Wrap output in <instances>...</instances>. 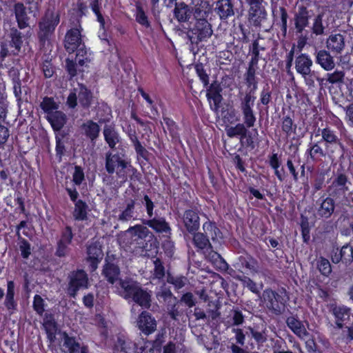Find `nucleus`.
I'll list each match as a JSON object with an SVG mask.
<instances>
[{
	"label": "nucleus",
	"instance_id": "1",
	"mask_svg": "<svg viewBox=\"0 0 353 353\" xmlns=\"http://www.w3.org/2000/svg\"><path fill=\"white\" fill-rule=\"evenodd\" d=\"M105 168L109 174L116 173L117 180L113 182V176H105L103 181L108 185H115L119 187L124 185L128 178L130 181H137L141 179V174L137 169L121 157L119 154L108 152L105 155Z\"/></svg>",
	"mask_w": 353,
	"mask_h": 353
},
{
	"label": "nucleus",
	"instance_id": "2",
	"mask_svg": "<svg viewBox=\"0 0 353 353\" xmlns=\"http://www.w3.org/2000/svg\"><path fill=\"white\" fill-rule=\"evenodd\" d=\"M59 11L47 9L40 18L37 30V38L41 50H45L52 46L55 30L60 23Z\"/></svg>",
	"mask_w": 353,
	"mask_h": 353
},
{
	"label": "nucleus",
	"instance_id": "3",
	"mask_svg": "<svg viewBox=\"0 0 353 353\" xmlns=\"http://www.w3.org/2000/svg\"><path fill=\"white\" fill-rule=\"evenodd\" d=\"M183 33L186 34L192 46H197L200 42L206 41L213 33L212 25L205 18H193L188 23V27L183 26Z\"/></svg>",
	"mask_w": 353,
	"mask_h": 353
},
{
	"label": "nucleus",
	"instance_id": "4",
	"mask_svg": "<svg viewBox=\"0 0 353 353\" xmlns=\"http://www.w3.org/2000/svg\"><path fill=\"white\" fill-rule=\"evenodd\" d=\"M318 134L316 136H321L319 140L327 152V155L330 158H336L337 156L343 157L344 154V145L341 142L338 133L332 127L326 125L323 128H319Z\"/></svg>",
	"mask_w": 353,
	"mask_h": 353
},
{
	"label": "nucleus",
	"instance_id": "5",
	"mask_svg": "<svg viewBox=\"0 0 353 353\" xmlns=\"http://www.w3.org/2000/svg\"><path fill=\"white\" fill-rule=\"evenodd\" d=\"M23 45V34L16 28H11L6 38L0 42V61L9 55H17Z\"/></svg>",
	"mask_w": 353,
	"mask_h": 353
},
{
	"label": "nucleus",
	"instance_id": "6",
	"mask_svg": "<svg viewBox=\"0 0 353 353\" xmlns=\"http://www.w3.org/2000/svg\"><path fill=\"white\" fill-rule=\"evenodd\" d=\"M93 93L83 83H78V88L70 90L66 100V105L70 109H74L78 105L83 110H89L93 103Z\"/></svg>",
	"mask_w": 353,
	"mask_h": 353
},
{
	"label": "nucleus",
	"instance_id": "7",
	"mask_svg": "<svg viewBox=\"0 0 353 353\" xmlns=\"http://www.w3.org/2000/svg\"><path fill=\"white\" fill-rule=\"evenodd\" d=\"M26 7L22 2H17L13 6V12L19 29L23 30L30 26V16L36 17L39 13V8L37 2L28 1Z\"/></svg>",
	"mask_w": 353,
	"mask_h": 353
},
{
	"label": "nucleus",
	"instance_id": "8",
	"mask_svg": "<svg viewBox=\"0 0 353 353\" xmlns=\"http://www.w3.org/2000/svg\"><path fill=\"white\" fill-rule=\"evenodd\" d=\"M263 302L270 313L281 315L285 310L287 301L282 294L268 288L263 292Z\"/></svg>",
	"mask_w": 353,
	"mask_h": 353
},
{
	"label": "nucleus",
	"instance_id": "9",
	"mask_svg": "<svg viewBox=\"0 0 353 353\" xmlns=\"http://www.w3.org/2000/svg\"><path fill=\"white\" fill-rule=\"evenodd\" d=\"M314 15V11L304 5H299L295 10L293 18L291 20L292 29L295 34L303 32L307 33L305 30L310 27V21Z\"/></svg>",
	"mask_w": 353,
	"mask_h": 353
},
{
	"label": "nucleus",
	"instance_id": "10",
	"mask_svg": "<svg viewBox=\"0 0 353 353\" xmlns=\"http://www.w3.org/2000/svg\"><path fill=\"white\" fill-rule=\"evenodd\" d=\"M157 299L160 303H163L170 318L176 320L180 314L179 307L181 305L169 288H162L156 294Z\"/></svg>",
	"mask_w": 353,
	"mask_h": 353
},
{
	"label": "nucleus",
	"instance_id": "11",
	"mask_svg": "<svg viewBox=\"0 0 353 353\" xmlns=\"http://www.w3.org/2000/svg\"><path fill=\"white\" fill-rule=\"evenodd\" d=\"M81 23V21L77 19L75 26L68 30L65 33L63 41L64 48L69 54L74 52L81 44L84 43L82 39L83 28Z\"/></svg>",
	"mask_w": 353,
	"mask_h": 353
},
{
	"label": "nucleus",
	"instance_id": "12",
	"mask_svg": "<svg viewBox=\"0 0 353 353\" xmlns=\"http://www.w3.org/2000/svg\"><path fill=\"white\" fill-rule=\"evenodd\" d=\"M263 0H248L250 6L248 10V21L256 28H261L262 23L266 21L268 12L262 5Z\"/></svg>",
	"mask_w": 353,
	"mask_h": 353
},
{
	"label": "nucleus",
	"instance_id": "13",
	"mask_svg": "<svg viewBox=\"0 0 353 353\" xmlns=\"http://www.w3.org/2000/svg\"><path fill=\"white\" fill-rule=\"evenodd\" d=\"M97 114L99 116V110ZM109 121V117H104L103 115H100L98 123L92 119H88L80 125V130L82 134L89 139L91 143H95L100 135L101 127L99 124L106 123Z\"/></svg>",
	"mask_w": 353,
	"mask_h": 353
},
{
	"label": "nucleus",
	"instance_id": "14",
	"mask_svg": "<svg viewBox=\"0 0 353 353\" xmlns=\"http://www.w3.org/2000/svg\"><path fill=\"white\" fill-rule=\"evenodd\" d=\"M69 279L68 293L70 297L75 298L81 288H88V277L83 270L71 272Z\"/></svg>",
	"mask_w": 353,
	"mask_h": 353
},
{
	"label": "nucleus",
	"instance_id": "15",
	"mask_svg": "<svg viewBox=\"0 0 353 353\" xmlns=\"http://www.w3.org/2000/svg\"><path fill=\"white\" fill-rule=\"evenodd\" d=\"M350 184L351 182L347 174L338 170L331 185L329 186V190L331 191L330 195L332 196L345 195L350 190L349 185Z\"/></svg>",
	"mask_w": 353,
	"mask_h": 353
},
{
	"label": "nucleus",
	"instance_id": "16",
	"mask_svg": "<svg viewBox=\"0 0 353 353\" xmlns=\"http://www.w3.org/2000/svg\"><path fill=\"white\" fill-rule=\"evenodd\" d=\"M206 90V98L210 105V108L214 112H218L221 108L222 101L223 88L221 83L217 81H214L209 84Z\"/></svg>",
	"mask_w": 353,
	"mask_h": 353
},
{
	"label": "nucleus",
	"instance_id": "17",
	"mask_svg": "<svg viewBox=\"0 0 353 353\" xmlns=\"http://www.w3.org/2000/svg\"><path fill=\"white\" fill-rule=\"evenodd\" d=\"M234 267L240 275L249 274L256 272L258 261L250 254H245L238 257Z\"/></svg>",
	"mask_w": 353,
	"mask_h": 353
},
{
	"label": "nucleus",
	"instance_id": "18",
	"mask_svg": "<svg viewBox=\"0 0 353 353\" xmlns=\"http://www.w3.org/2000/svg\"><path fill=\"white\" fill-rule=\"evenodd\" d=\"M321 144V143L319 141H310L308 143L304 154L307 163H319L327 154L325 149L323 150Z\"/></svg>",
	"mask_w": 353,
	"mask_h": 353
},
{
	"label": "nucleus",
	"instance_id": "19",
	"mask_svg": "<svg viewBox=\"0 0 353 353\" xmlns=\"http://www.w3.org/2000/svg\"><path fill=\"white\" fill-rule=\"evenodd\" d=\"M316 211L317 216L321 219H329L335 210V201L333 198L328 196H321L316 202Z\"/></svg>",
	"mask_w": 353,
	"mask_h": 353
},
{
	"label": "nucleus",
	"instance_id": "20",
	"mask_svg": "<svg viewBox=\"0 0 353 353\" xmlns=\"http://www.w3.org/2000/svg\"><path fill=\"white\" fill-rule=\"evenodd\" d=\"M182 222L189 234L195 233L200 228V217L197 210L188 209L183 212Z\"/></svg>",
	"mask_w": 353,
	"mask_h": 353
},
{
	"label": "nucleus",
	"instance_id": "21",
	"mask_svg": "<svg viewBox=\"0 0 353 353\" xmlns=\"http://www.w3.org/2000/svg\"><path fill=\"white\" fill-rule=\"evenodd\" d=\"M139 329L145 335L153 333L157 329V321L148 311H143L137 319Z\"/></svg>",
	"mask_w": 353,
	"mask_h": 353
},
{
	"label": "nucleus",
	"instance_id": "22",
	"mask_svg": "<svg viewBox=\"0 0 353 353\" xmlns=\"http://www.w3.org/2000/svg\"><path fill=\"white\" fill-rule=\"evenodd\" d=\"M142 223L150 228L156 233L172 234V228L170 223L163 216H152V218H149V219L143 220Z\"/></svg>",
	"mask_w": 353,
	"mask_h": 353
},
{
	"label": "nucleus",
	"instance_id": "23",
	"mask_svg": "<svg viewBox=\"0 0 353 353\" xmlns=\"http://www.w3.org/2000/svg\"><path fill=\"white\" fill-rule=\"evenodd\" d=\"M213 12L221 20H226L234 14L231 0H217L213 3Z\"/></svg>",
	"mask_w": 353,
	"mask_h": 353
},
{
	"label": "nucleus",
	"instance_id": "24",
	"mask_svg": "<svg viewBox=\"0 0 353 353\" xmlns=\"http://www.w3.org/2000/svg\"><path fill=\"white\" fill-rule=\"evenodd\" d=\"M331 312L336 319V326L341 329L345 323L350 321L351 309L344 305H332Z\"/></svg>",
	"mask_w": 353,
	"mask_h": 353
},
{
	"label": "nucleus",
	"instance_id": "25",
	"mask_svg": "<svg viewBox=\"0 0 353 353\" xmlns=\"http://www.w3.org/2000/svg\"><path fill=\"white\" fill-rule=\"evenodd\" d=\"M4 296L3 305L8 313L12 315L17 310L18 307L17 301L15 299V283L14 281H7L6 293Z\"/></svg>",
	"mask_w": 353,
	"mask_h": 353
},
{
	"label": "nucleus",
	"instance_id": "26",
	"mask_svg": "<svg viewBox=\"0 0 353 353\" xmlns=\"http://www.w3.org/2000/svg\"><path fill=\"white\" fill-rule=\"evenodd\" d=\"M139 286L140 285L138 282L131 279H120L117 290L120 296L126 300H129L131 299Z\"/></svg>",
	"mask_w": 353,
	"mask_h": 353
},
{
	"label": "nucleus",
	"instance_id": "27",
	"mask_svg": "<svg viewBox=\"0 0 353 353\" xmlns=\"http://www.w3.org/2000/svg\"><path fill=\"white\" fill-rule=\"evenodd\" d=\"M87 261L90 263L92 271H94L103 256L101 246L96 242L90 244L87 248Z\"/></svg>",
	"mask_w": 353,
	"mask_h": 353
},
{
	"label": "nucleus",
	"instance_id": "28",
	"mask_svg": "<svg viewBox=\"0 0 353 353\" xmlns=\"http://www.w3.org/2000/svg\"><path fill=\"white\" fill-rule=\"evenodd\" d=\"M326 46L334 54H341L345 46V36L341 33L331 34L327 39Z\"/></svg>",
	"mask_w": 353,
	"mask_h": 353
},
{
	"label": "nucleus",
	"instance_id": "29",
	"mask_svg": "<svg viewBox=\"0 0 353 353\" xmlns=\"http://www.w3.org/2000/svg\"><path fill=\"white\" fill-rule=\"evenodd\" d=\"M288 327L299 338L303 339L308 335V332L297 314L291 315L285 320Z\"/></svg>",
	"mask_w": 353,
	"mask_h": 353
},
{
	"label": "nucleus",
	"instance_id": "30",
	"mask_svg": "<svg viewBox=\"0 0 353 353\" xmlns=\"http://www.w3.org/2000/svg\"><path fill=\"white\" fill-rule=\"evenodd\" d=\"M313 61L306 53H301L295 59V70L301 77L310 74Z\"/></svg>",
	"mask_w": 353,
	"mask_h": 353
},
{
	"label": "nucleus",
	"instance_id": "31",
	"mask_svg": "<svg viewBox=\"0 0 353 353\" xmlns=\"http://www.w3.org/2000/svg\"><path fill=\"white\" fill-rule=\"evenodd\" d=\"M173 17L179 23H185L189 21L193 14V11L185 3L177 2L174 4Z\"/></svg>",
	"mask_w": 353,
	"mask_h": 353
},
{
	"label": "nucleus",
	"instance_id": "32",
	"mask_svg": "<svg viewBox=\"0 0 353 353\" xmlns=\"http://www.w3.org/2000/svg\"><path fill=\"white\" fill-rule=\"evenodd\" d=\"M274 0H271L272 4H273ZM276 8V6L273 7V5H272V15L274 18V21L276 23V26L280 28V30L281 31V33L283 36L285 37L287 35L288 33V13L287 9L284 6H280L279 8V17H277L274 12Z\"/></svg>",
	"mask_w": 353,
	"mask_h": 353
},
{
	"label": "nucleus",
	"instance_id": "33",
	"mask_svg": "<svg viewBox=\"0 0 353 353\" xmlns=\"http://www.w3.org/2000/svg\"><path fill=\"white\" fill-rule=\"evenodd\" d=\"M315 62L326 71H330L335 67L334 57L329 51L325 50H320L316 52Z\"/></svg>",
	"mask_w": 353,
	"mask_h": 353
},
{
	"label": "nucleus",
	"instance_id": "34",
	"mask_svg": "<svg viewBox=\"0 0 353 353\" xmlns=\"http://www.w3.org/2000/svg\"><path fill=\"white\" fill-rule=\"evenodd\" d=\"M121 274V270L119 267L108 261V259H105V264L103 265V268L102 270V274L104 276L107 281L113 285L118 280L119 275Z\"/></svg>",
	"mask_w": 353,
	"mask_h": 353
},
{
	"label": "nucleus",
	"instance_id": "35",
	"mask_svg": "<svg viewBox=\"0 0 353 353\" xmlns=\"http://www.w3.org/2000/svg\"><path fill=\"white\" fill-rule=\"evenodd\" d=\"M192 234V244L197 252L205 254L208 250L212 248V245L206 234L198 231Z\"/></svg>",
	"mask_w": 353,
	"mask_h": 353
},
{
	"label": "nucleus",
	"instance_id": "36",
	"mask_svg": "<svg viewBox=\"0 0 353 353\" xmlns=\"http://www.w3.org/2000/svg\"><path fill=\"white\" fill-rule=\"evenodd\" d=\"M43 325L49 341L50 343L54 342L56 340L58 327L52 314L46 313L45 314Z\"/></svg>",
	"mask_w": 353,
	"mask_h": 353
},
{
	"label": "nucleus",
	"instance_id": "37",
	"mask_svg": "<svg viewBox=\"0 0 353 353\" xmlns=\"http://www.w3.org/2000/svg\"><path fill=\"white\" fill-rule=\"evenodd\" d=\"M46 119L49 122L54 132L60 131L67 121L65 114L58 110L49 115H46Z\"/></svg>",
	"mask_w": 353,
	"mask_h": 353
},
{
	"label": "nucleus",
	"instance_id": "38",
	"mask_svg": "<svg viewBox=\"0 0 353 353\" xmlns=\"http://www.w3.org/2000/svg\"><path fill=\"white\" fill-rule=\"evenodd\" d=\"M136 201L137 199L134 196L125 199V208L119 214V221L122 222L128 221L134 217Z\"/></svg>",
	"mask_w": 353,
	"mask_h": 353
},
{
	"label": "nucleus",
	"instance_id": "39",
	"mask_svg": "<svg viewBox=\"0 0 353 353\" xmlns=\"http://www.w3.org/2000/svg\"><path fill=\"white\" fill-rule=\"evenodd\" d=\"M131 300L143 308L149 309L151 306V294L140 285Z\"/></svg>",
	"mask_w": 353,
	"mask_h": 353
},
{
	"label": "nucleus",
	"instance_id": "40",
	"mask_svg": "<svg viewBox=\"0 0 353 353\" xmlns=\"http://www.w3.org/2000/svg\"><path fill=\"white\" fill-rule=\"evenodd\" d=\"M162 119L171 137L172 141H179L180 134L178 124L172 118L169 117L163 110H162Z\"/></svg>",
	"mask_w": 353,
	"mask_h": 353
},
{
	"label": "nucleus",
	"instance_id": "41",
	"mask_svg": "<svg viewBox=\"0 0 353 353\" xmlns=\"http://www.w3.org/2000/svg\"><path fill=\"white\" fill-rule=\"evenodd\" d=\"M103 134L104 140L108 146L113 149L116 145L119 142V136L113 124H105L103 127Z\"/></svg>",
	"mask_w": 353,
	"mask_h": 353
},
{
	"label": "nucleus",
	"instance_id": "42",
	"mask_svg": "<svg viewBox=\"0 0 353 353\" xmlns=\"http://www.w3.org/2000/svg\"><path fill=\"white\" fill-rule=\"evenodd\" d=\"M202 229L203 234H206L207 238L213 241H218L219 239L222 238V232L217 227L216 223L213 221H207L203 223Z\"/></svg>",
	"mask_w": 353,
	"mask_h": 353
},
{
	"label": "nucleus",
	"instance_id": "43",
	"mask_svg": "<svg viewBox=\"0 0 353 353\" xmlns=\"http://www.w3.org/2000/svg\"><path fill=\"white\" fill-rule=\"evenodd\" d=\"M74 208L72 212V216L75 221H83L88 219V212L90 211L89 206L87 203L79 199L77 203H74Z\"/></svg>",
	"mask_w": 353,
	"mask_h": 353
},
{
	"label": "nucleus",
	"instance_id": "44",
	"mask_svg": "<svg viewBox=\"0 0 353 353\" xmlns=\"http://www.w3.org/2000/svg\"><path fill=\"white\" fill-rule=\"evenodd\" d=\"M268 163L270 168L274 170V175L278 180L281 182L283 181L285 178V170L283 168L279 170L281 165V160L278 153H272L269 156Z\"/></svg>",
	"mask_w": 353,
	"mask_h": 353
},
{
	"label": "nucleus",
	"instance_id": "45",
	"mask_svg": "<svg viewBox=\"0 0 353 353\" xmlns=\"http://www.w3.org/2000/svg\"><path fill=\"white\" fill-rule=\"evenodd\" d=\"M135 343L123 336L117 337L113 347L114 353H131Z\"/></svg>",
	"mask_w": 353,
	"mask_h": 353
},
{
	"label": "nucleus",
	"instance_id": "46",
	"mask_svg": "<svg viewBox=\"0 0 353 353\" xmlns=\"http://www.w3.org/2000/svg\"><path fill=\"white\" fill-rule=\"evenodd\" d=\"M325 14L320 12L317 14L313 19L312 26L311 27L312 33L316 36H321L325 34V30L328 27V24L325 21L323 17Z\"/></svg>",
	"mask_w": 353,
	"mask_h": 353
},
{
	"label": "nucleus",
	"instance_id": "47",
	"mask_svg": "<svg viewBox=\"0 0 353 353\" xmlns=\"http://www.w3.org/2000/svg\"><path fill=\"white\" fill-rule=\"evenodd\" d=\"M248 128H249L243 123H238L234 126L227 128L226 134L230 138L240 137V142L243 143L245 137H247V134L248 133Z\"/></svg>",
	"mask_w": 353,
	"mask_h": 353
},
{
	"label": "nucleus",
	"instance_id": "48",
	"mask_svg": "<svg viewBox=\"0 0 353 353\" xmlns=\"http://www.w3.org/2000/svg\"><path fill=\"white\" fill-rule=\"evenodd\" d=\"M213 10V4L211 5L208 1L200 0L195 6L193 12L194 18L207 19L210 13Z\"/></svg>",
	"mask_w": 353,
	"mask_h": 353
},
{
	"label": "nucleus",
	"instance_id": "49",
	"mask_svg": "<svg viewBox=\"0 0 353 353\" xmlns=\"http://www.w3.org/2000/svg\"><path fill=\"white\" fill-rule=\"evenodd\" d=\"M63 346L66 349V353H79L81 347L80 343L77 341L75 336H70L64 332L63 333Z\"/></svg>",
	"mask_w": 353,
	"mask_h": 353
},
{
	"label": "nucleus",
	"instance_id": "50",
	"mask_svg": "<svg viewBox=\"0 0 353 353\" xmlns=\"http://www.w3.org/2000/svg\"><path fill=\"white\" fill-rule=\"evenodd\" d=\"M316 268L320 274L326 278L330 277L332 272V267L330 261L323 256L316 258Z\"/></svg>",
	"mask_w": 353,
	"mask_h": 353
},
{
	"label": "nucleus",
	"instance_id": "51",
	"mask_svg": "<svg viewBox=\"0 0 353 353\" xmlns=\"http://www.w3.org/2000/svg\"><path fill=\"white\" fill-rule=\"evenodd\" d=\"M297 125L290 115H285L281 118V130L287 136L296 134Z\"/></svg>",
	"mask_w": 353,
	"mask_h": 353
},
{
	"label": "nucleus",
	"instance_id": "52",
	"mask_svg": "<svg viewBox=\"0 0 353 353\" xmlns=\"http://www.w3.org/2000/svg\"><path fill=\"white\" fill-rule=\"evenodd\" d=\"M135 8L136 10L134 16L136 21L144 28H150L151 26L150 22L141 3L137 2L135 5Z\"/></svg>",
	"mask_w": 353,
	"mask_h": 353
},
{
	"label": "nucleus",
	"instance_id": "53",
	"mask_svg": "<svg viewBox=\"0 0 353 353\" xmlns=\"http://www.w3.org/2000/svg\"><path fill=\"white\" fill-rule=\"evenodd\" d=\"M228 273L234 278H236L238 280L241 281L243 283V285L246 287L248 290H250L252 292H258V288L256 283L248 276L237 275L236 271L233 269H230V271H229Z\"/></svg>",
	"mask_w": 353,
	"mask_h": 353
},
{
	"label": "nucleus",
	"instance_id": "54",
	"mask_svg": "<svg viewBox=\"0 0 353 353\" xmlns=\"http://www.w3.org/2000/svg\"><path fill=\"white\" fill-rule=\"evenodd\" d=\"M243 117V123L252 128L256 121V117L253 108H240Z\"/></svg>",
	"mask_w": 353,
	"mask_h": 353
},
{
	"label": "nucleus",
	"instance_id": "55",
	"mask_svg": "<svg viewBox=\"0 0 353 353\" xmlns=\"http://www.w3.org/2000/svg\"><path fill=\"white\" fill-rule=\"evenodd\" d=\"M40 108L46 115H49L58 110L59 105L56 103L53 97L46 96L43 98L40 103Z\"/></svg>",
	"mask_w": 353,
	"mask_h": 353
},
{
	"label": "nucleus",
	"instance_id": "56",
	"mask_svg": "<svg viewBox=\"0 0 353 353\" xmlns=\"http://www.w3.org/2000/svg\"><path fill=\"white\" fill-rule=\"evenodd\" d=\"M272 90L268 84L264 85L260 92L259 99L257 103L259 107L261 104L264 105L268 110L270 108V103L272 102Z\"/></svg>",
	"mask_w": 353,
	"mask_h": 353
},
{
	"label": "nucleus",
	"instance_id": "57",
	"mask_svg": "<svg viewBox=\"0 0 353 353\" xmlns=\"http://www.w3.org/2000/svg\"><path fill=\"white\" fill-rule=\"evenodd\" d=\"M206 259L212 262V263H216V262H219L221 263V266L219 267L221 269L228 270V272L230 271L228 264L223 260L221 256L217 252L213 250V248L207 251L205 254Z\"/></svg>",
	"mask_w": 353,
	"mask_h": 353
},
{
	"label": "nucleus",
	"instance_id": "58",
	"mask_svg": "<svg viewBox=\"0 0 353 353\" xmlns=\"http://www.w3.org/2000/svg\"><path fill=\"white\" fill-rule=\"evenodd\" d=\"M90 7L93 13L97 17V21L99 23L100 28L104 29L105 25V19L101 12V3L99 0H92Z\"/></svg>",
	"mask_w": 353,
	"mask_h": 353
},
{
	"label": "nucleus",
	"instance_id": "59",
	"mask_svg": "<svg viewBox=\"0 0 353 353\" xmlns=\"http://www.w3.org/2000/svg\"><path fill=\"white\" fill-rule=\"evenodd\" d=\"M245 81L248 88H252L256 91L258 87V80L256 77V68H248L244 74Z\"/></svg>",
	"mask_w": 353,
	"mask_h": 353
},
{
	"label": "nucleus",
	"instance_id": "60",
	"mask_svg": "<svg viewBox=\"0 0 353 353\" xmlns=\"http://www.w3.org/2000/svg\"><path fill=\"white\" fill-rule=\"evenodd\" d=\"M339 250L343 259V263L346 265H350L353 261V247L350 243H346Z\"/></svg>",
	"mask_w": 353,
	"mask_h": 353
},
{
	"label": "nucleus",
	"instance_id": "61",
	"mask_svg": "<svg viewBox=\"0 0 353 353\" xmlns=\"http://www.w3.org/2000/svg\"><path fill=\"white\" fill-rule=\"evenodd\" d=\"M194 70L203 87H208L210 84V77L209 74L206 72L203 64L201 62L196 63L194 65Z\"/></svg>",
	"mask_w": 353,
	"mask_h": 353
},
{
	"label": "nucleus",
	"instance_id": "62",
	"mask_svg": "<svg viewBox=\"0 0 353 353\" xmlns=\"http://www.w3.org/2000/svg\"><path fill=\"white\" fill-rule=\"evenodd\" d=\"M19 247L21 252V256L23 259H28L31 254V245L28 240L21 236L19 234Z\"/></svg>",
	"mask_w": 353,
	"mask_h": 353
},
{
	"label": "nucleus",
	"instance_id": "63",
	"mask_svg": "<svg viewBox=\"0 0 353 353\" xmlns=\"http://www.w3.org/2000/svg\"><path fill=\"white\" fill-rule=\"evenodd\" d=\"M172 234H163L164 239L162 241L161 247L165 254L172 256L174 253V243L171 239Z\"/></svg>",
	"mask_w": 353,
	"mask_h": 353
},
{
	"label": "nucleus",
	"instance_id": "64",
	"mask_svg": "<svg viewBox=\"0 0 353 353\" xmlns=\"http://www.w3.org/2000/svg\"><path fill=\"white\" fill-rule=\"evenodd\" d=\"M186 281L187 279L183 276H173L170 273L167 276V282L173 285L176 290L183 288Z\"/></svg>",
	"mask_w": 353,
	"mask_h": 353
}]
</instances>
